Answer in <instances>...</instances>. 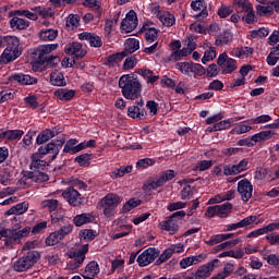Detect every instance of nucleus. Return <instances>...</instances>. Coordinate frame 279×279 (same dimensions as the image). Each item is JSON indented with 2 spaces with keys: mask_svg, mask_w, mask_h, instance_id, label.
<instances>
[{
  "mask_svg": "<svg viewBox=\"0 0 279 279\" xmlns=\"http://www.w3.org/2000/svg\"><path fill=\"white\" fill-rule=\"evenodd\" d=\"M126 173H132V166H122L120 168H114L111 171L110 177L112 178V180H118V178H123V175H125Z\"/></svg>",
  "mask_w": 279,
  "mask_h": 279,
  "instance_id": "e433bc0d",
  "label": "nucleus"
},
{
  "mask_svg": "<svg viewBox=\"0 0 279 279\" xmlns=\"http://www.w3.org/2000/svg\"><path fill=\"white\" fill-rule=\"evenodd\" d=\"M175 69L183 73V75H191V73H194V75H198V77H202V75H206V68L199 63L179 62L175 64Z\"/></svg>",
  "mask_w": 279,
  "mask_h": 279,
  "instance_id": "6e6552de",
  "label": "nucleus"
},
{
  "mask_svg": "<svg viewBox=\"0 0 279 279\" xmlns=\"http://www.w3.org/2000/svg\"><path fill=\"white\" fill-rule=\"evenodd\" d=\"M160 256V251L158 248L149 247L146 248L142 254L137 256V263L140 267H147L151 265L156 258Z\"/></svg>",
  "mask_w": 279,
  "mask_h": 279,
  "instance_id": "9d476101",
  "label": "nucleus"
},
{
  "mask_svg": "<svg viewBox=\"0 0 279 279\" xmlns=\"http://www.w3.org/2000/svg\"><path fill=\"white\" fill-rule=\"evenodd\" d=\"M157 19L163 25V27H173L175 25V15L169 11H157Z\"/></svg>",
  "mask_w": 279,
  "mask_h": 279,
  "instance_id": "6ab92c4d",
  "label": "nucleus"
},
{
  "mask_svg": "<svg viewBox=\"0 0 279 279\" xmlns=\"http://www.w3.org/2000/svg\"><path fill=\"white\" fill-rule=\"evenodd\" d=\"M119 204H121V197L114 193H109L100 199L98 206L102 208V213L107 219H112Z\"/></svg>",
  "mask_w": 279,
  "mask_h": 279,
  "instance_id": "39448f33",
  "label": "nucleus"
},
{
  "mask_svg": "<svg viewBox=\"0 0 279 279\" xmlns=\"http://www.w3.org/2000/svg\"><path fill=\"white\" fill-rule=\"evenodd\" d=\"M58 206H60L58 199L48 198L41 202V208L48 210L49 213H57Z\"/></svg>",
  "mask_w": 279,
  "mask_h": 279,
  "instance_id": "4c0bfd02",
  "label": "nucleus"
},
{
  "mask_svg": "<svg viewBox=\"0 0 279 279\" xmlns=\"http://www.w3.org/2000/svg\"><path fill=\"white\" fill-rule=\"evenodd\" d=\"M271 121V117L269 114H262L257 118H253L250 120V123L253 125H257L260 123H269Z\"/></svg>",
  "mask_w": 279,
  "mask_h": 279,
  "instance_id": "680f3d73",
  "label": "nucleus"
},
{
  "mask_svg": "<svg viewBox=\"0 0 279 279\" xmlns=\"http://www.w3.org/2000/svg\"><path fill=\"white\" fill-rule=\"evenodd\" d=\"M39 259L40 253L36 251L27 252L25 256H23L22 258L17 259L14 263L13 269L14 271H27V269L34 267V265H36V263H38Z\"/></svg>",
  "mask_w": 279,
  "mask_h": 279,
  "instance_id": "423d86ee",
  "label": "nucleus"
},
{
  "mask_svg": "<svg viewBox=\"0 0 279 279\" xmlns=\"http://www.w3.org/2000/svg\"><path fill=\"white\" fill-rule=\"evenodd\" d=\"M193 53L187 47L179 50V52H171L169 60L171 62H178V60H182V58H186Z\"/></svg>",
  "mask_w": 279,
  "mask_h": 279,
  "instance_id": "ea45409f",
  "label": "nucleus"
},
{
  "mask_svg": "<svg viewBox=\"0 0 279 279\" xmlns=\"http://www.w3.org/2000/svg\"><path fill=\"white\" fill-rule=\"evenodd\" d=\"M174 178H175V171L167 170L162 172L159 177L150 179L145 185V189L147 191H156V189H160V186H165L167 182L173 180Z\"/></svg>",
  "mask_w": 279,
  "mask_h": 279,
  "instance_id": "0eeeda50",
  "label": "nucleus"
},
{
  "mask_svg": "<svg viewBox=\"0 0 279 279\" xmlns=\"http://www.w3.org/2000/svg\"><path fill=\"white\" fill-rule=\"evenodd\" d=\"M31 10L32 12H36L37 16L39 15L43 19H51V16H53L51 9H47L45 7H33Z\"/></svg>",
  "mask_w": 279,
  "mask_h": 279,
  "instance_id": "37998d69",
  "label": "nucleus"
},
{
  "mask_svg": "<svg viewBox=\"0 0 279 279\" xmlns=\"http://www.w3.org/2000/svg\"><path fill=\"white\" fill-rule=\"evenodd\" d=\"M232 41V34L229 32H225L219 35L216 39V45H229Z\"/></svg>",
  "mask_w": 279,
  "mask_h": 279,
  "instance_id": "864d4df0",
  "label": "nucleus"
},
{
  "mask_svg": "<svg viewBox=\"0 0 279 279\" xmlns=\"http://www.w3.org/2000/svg\"><path fill=\"white\" fill-rule=\"evenodd\" d=\"M53 95L59 101H71L75 97L76 92L75 89L58 88L53 92Z\"/></svg>",
  "mask_w": 279,
  "mask_h": 279,
  "instance_id": "a878e982",
  "label": "nucleus"
},
{
  "mask_svg": "<svg viewBox=\"0 0 279 279\" xmlns=\"http://www.w3.org/2000/svg\"><path fill=\"white\" fill-rule=\"evenodd\" d=\"M9 16H25L29 21H38V14L35 11L29 10H15L9 12Z\"/></svg>",
  "mask_w": 279,
  "mask_h": 279,
  "instance_id": "f704fd0d",
  "label": "nucleus"
},
{
  "mask_svg": "<svg viewBox=\"0 0 279 279\" xmlns=\"http://www.w3.org/2000/svg\"><path fill=\"white\" fill-rule=\"evenodd\" d=\"M28 209H29V203L23 202V203H19L17 205L11 207L7 211V215H25V213H27Z\"/></svg>",
  "mask_w": 279,
  "mask_h": 279,
  "instance_id": "c9c22d12",
  "label": "nucleus"
},
{
  "mask_svg": "<svg viewBox=\"0 0 279 279\" xmlns=\"http://www.w3.org/2000/svg\"><path fill=\"white\" fill-rule=\"evenodd\" d=\"M86 254H88V244H85L81 250L71 253V260L68 263V269L70 271H75V269H78L80 265L86 260Z\"/></svg>",
  "mask_w": 279,
  "mask_h": 279,
  "instance_id": "1a4fd4ad",
  "label": "nucleus"
},
{
  "mask_svg": "<svg viewBox=\"0 0 279 279\" xmlns=\"http://www.w3.org/2000/svg\"><path fill=\"white\" fill-rule=\"evenodd\" d=\"M62 145H64V140H58L56 142H50L44 146L38 148L37 153L32 155L31 169L32 171H36V169H45L47 167V161L43 160L45 156H50V160H56L58 158V154H60V149H62Z\"/></svg>",
  "mask_w": 279,
  "mask_h": 279,
  "instance_id": "f257e3e1",
  "label": "nucleus"
},
{
  "mask_svg": "<svg viewBox=\"0 0 279 279\" xmlns=\"http://www.w3.org/2000/svg\"><path fill=\"white\" fill-rule=\"evenodd\" d=\"M219 263V259H215L213 262H209L205 265H202L201 267H198V269L196 270V276L198 279H206L210 276V274H213V271L215 270V264Z\"/></svg>",
  "mask_w": 279,
  "mask_h": 279,
  "instance_id": "4be33fe9",
  "label": "nucleus"
},
{
  "mask_svg": "<svg viewBox=\"0 0 279 279\" xmlns=\"http://www.w3.org/2000/svg\"><path fill=\"white\" fill-rule=\"evenodd\" d=\"M191 8L194 12H204V10H206V2L204 0L192 1Z\"/></svg>",
  "mask_w": 279,
  "mask_h": 279,
  "instance_id": "0e129e2a",
  "label": "nucleus"
},
{
  "mask_svg": "<svg viewBox=\"0 0 279 279\" xmlns=\"http://www.w3.org/2000/svg\"><path fill=\"white\" fill-rule=\"evenodd\" d=\"M136 206H141V199L131 198L123 205L122 211L130 213V210H133V208H136Z\"/></svg>",
  "mask_w": 279,
  "mask_h": 279,
  "instance_id": "13d9d810",
  "label": "nucleus"
},
{
  "mask_svg": "<svg viewBox=\"0 0 279 279\" xmlns=\"http://www.w3.org/2000/svg\"><path fill=\"white\" fill-rule=\"evenodd\" d=\"M65 53L74 56V58H84V56H86V50L82 48L80 43H73L65 48Z\"/></svg>",
  "mask_w": 279,
  "mask_h": 279,
  "instance_id": "7c9ffc66",
  "label": "nucleus"
},
{
  "mask_svg": "<svg viewBox=\"0 0 279 279\" xmlns=\"http://www.w3.org/2000/svg\"><path fill=\"white\" fill-rule=\"evenodd\" d=\"M32 232V228L25 227L19 229H3L0 231V241H3L7 247H14V245L21 244V241L25 239Z\"/></svg>",
  "mask_w": 279,
  "mask_h": 279,
  "instance_id": "20e7f679",
  "label": "nucleus"
},
{
  "mask_svg": "<svg viewBox=\"0 0 279 279\" xmlns=\"http://www.w3.org/2000/svg\"><path fill=\"white\" fill-rule=\"evenodd\" d=\"M62 197L65 198L70 206H81L82 205V195L77 190L73 187H68L65 191L62 192Z\"/></svg>",
  "mask_w": 279,
  "mask_h": 279,
  "instance_id": "2eb2a0df",
  "label": "nucleus"
},
{
  "mask_svg": "<svg viewBox=\"0 0 279 279\" xmlns=\"http://www.w3.org/2000/svg\"><path fill=\"white\" fill-rule=\"evenodd\" d=\"M230 54L234 58H250V56L254 54V48L247 46L236 47L231 50Z\"/></svg>",
  "mask_w": 279,
  "mask_h": 279,
  "instance_id": "2f4dec72",
  "label": "nucleus"
},
{
  "mask_svg": "<svg viewBox=\"0 0 279 279\" xmlns=\"http://www.w3.org/2000/svg\"><path fill=\"white\" fill-rule=\"evenodd\" d=\"M49 84L62 88L66 86V78L60 70H54L50 73Z\"/></svg>",
  "mask_w": 279,
  "mask_h": 279,
  "instance_id": "b1692460",
  "label": "nucleus"
},
{
  "mask_svg": "<svg viewBox=\"0 0 279 279\" xmlns=\"http://www.w3.org/2000/svg\"><path fill=\"white\" fill-rule=\"evenodd\" d=\"M218 208V215H228L232 210V204L225 203L221 205H217Z\"/></svg>",
  "mask_w": 279,
  "mask_h": 279,
  "instance_id": "774afa93",
  "label": "nucleus"
},
{
  "mask_svg": "<svg viewBox=\"0 0 279 279\" xmlns=\"http://www.w3.org/2000/svg\"><path fill=\"white\" fill-rule=\"evenodd\" d=\"M232 233H222V234H216L211 236L210 240L206 242L207 245H217L218 243H221L222 241H228V239H232Z\"/></svg>",
  "mask_w": 279,
  "mask_h": 279,
  "instance_id": "a19ab883",
  "label": "nucleus"
},
{
  "mask_svg": "<svg viewBox=\"0 0 279 279\" xmlns=\"http://www.w3.org/2000/svg\"><path fill=\"white\" fill-rule=\"evenodd\" d=\"M78 236L81 241H93L97 236V231L93 229H83L80 231Z\"/></svg>",
  "mask_w": 279,
  "mask_h": 279,
  "instance_id": "c03bdc74",
  "label": "nucleus"
},
{
  "mask_svg": "<svg viewBox=\"0 0 279 279\" xmlns=\"http://www.w3.org/2000/svg\"><path fill=\"white\" fill-rule=\"evenodd\" d=\"M82 151V143L77 144V140L71 138L69 140L63 148L64 154H80Z\"/></svg>",
  "mask_w": 279,
  "mask_h": 279,
  "instance_id": "473e14b6",
  "label": "nucleus"
},
{
  "mask_svg": "<svg viewBox=\"0 0 279 279\" xmlns=\"http://www.w3.org/2000/svg\"><path fill=\"white\" fill-rule=\"evenodd\" d=\"M206 258V254H199L195 256L184 257L180 260L181 269H189V267H193V265H197L202 263Z\"/></svg>",
  "mask_w": 279,
  "mask_h": 279,
  "instance_id": "393cba45",
  "label": "nucleus"
},
{
  "mask_svg": "<svg viewBox=\"0 0 279 279\" xmlns=\"http://www.w3.org/2000/svg\"><path fill=\"white\" fill-rule=\"evenodd\" d=\"M269 36V28H258L251 32V38H267Z\"/></svg>",
  "mask_w": 279,
  "mask_h": 279,
  "instance_id": "4d7b16f0",
  "label": "nucleus"
},
{
  "mask_svg": "<svg viewBox=\"0 0 279 279\" xmlns=\"http://www.w3.org/2000/svg\"><path fill=\"white\" fill-rule=\"evenodd\" d=\"M217 64L220 66L222 73H232L233 71H236V60L228 57L226 52L219 54Z\"/></svg>",
  "mask_w": 279,
  "mask_h": 279,
  "instance_id": "9b49d317",
  "label": "nucleus"
},
{
  "mask_svg": "<svg viewBox=\"0 0 279 279\" xmlns=\"http://www.w3.org/2000/svg\"><path fill=\"white\" fill-rule=\"evenodd\" d=\"M234 5L242 9V12H251L254 10L250 0H233Z\"/></svg>",
  "mask_w": 279,
  "mask_h": 279,
  "instance_id": "603ef678",
  "label": "nucleus"
},
{
  "mask_svg": "<svg viewBox=\"0 0 279 279\" xmlns=\"http://www.w3.org/2000/svg\"><path fill=\"white\" fill-rule=\"evenodd\" d=\"M11 20L9 22V25L11 29H17L19 32H23L32 25V23L23 17H19L16 15L10 16Z\"/></svg>",
  "mask_w": 279,
  "mask_h": 279,
  "instance_id": "aec40b11",
  "label": "nucleus"
},
{
  "mask_svg": "<svg viewBox=\"0 0 279 279\" xmlns=\"http://www.w3.org/2000/svg\"><path fill=\"white\" fill-rule=\"evenodd\" d=\"M73 232V225H65L61 227L59 230H57V233L59 234V239L65 238L68 234H71Z\"/></svg>",
  "mask_w": 279,
  "mask_h": 279,
  "instance_id": "338daca9",
  "label": "nucleus"
},
{
  "mask_svg": "<svg viewBox=\"0 0 279 279\" xmlns=\"http://www.w3.org/2000/svg\"><path fill=\"white\" fill-rule=\"evenodd\" d=\"M60 134L58 129H47L38 134L36 138L37 145H43L47 143V141H51V138H56Z\"/></svg>",
  "mask_w": 279,
  "mask_h": 279,
  "instance_id": "5701e85b",
  "label": "nucleus"
},
{
  "mask_svg": "<svg viewBox=\"0 0 279 279\" xmlns=\"http://www.w3.org/2000/svg\"><path fill=\"white\" fill-rule=\"evenodd\" d=\"M241 243L240 238L229 240L227 242H223L217 246V251L221 252V250H228V247H234V245H239Z\"/></svg>",
  "mask_w": 279,
  "mask_h": 279,
  "instance_id": "6e6d98bb",
  "label": "nucleus"
},
{
  "mask_svg": "<svg viewBox=\"0 0 279 279\" xmlns=\"http://www.w3.org/2000/svg\"><path fill=\"white\" fill-rule=\"evenodd\" d=\"M217 58V49L215 47H211L207 49L204 53V57L202 58V63L206 64L207 62H213Z\"/></svg>",
  "mask_w": 279,
  "mask_h": 279,
  "instance_id": "8fccbe9b",
  "label": "nucleus"
},
{
  "mask_svg": "<svg viewBox=\"0 0 279 279\" xmlns=\"http://www.w3.org/2000/svg\"><path fill=\"white\" fill-rule=\"evenodd\" d=\"M80 25V16L77 15H69L66 19V27H71V29H75Z\"/></svg>",
  "mask_w": 279,
  "mask_h": 279,
  "instance_id": "69168bd1",
  "label": "nucleus"
},
{
  "mask_svg": "<svg viewBox=\"0 0 279 279\" xmlns=\"http://www.w3.org/2000/svg\"><path fill=\"white\" fill-rule=\"evenodd\" d=\"M255 10L258 14V16H267V14L274 13V5L271 4H257L255 7Z\"/></svg>",
  "mask_w": 279,
  "mask_h": 279,
  "instance_id": "a18cd8bd",
  "label": "nucleus"
},
{
  "mask_svg": "<svg viewBox=\"0 0 279 279\" xmlns=\"http://www.w3.org/2000/svg\"><path fill=\"white\" fill-rule=\"evenodd\" d=\"M61 238L58 234V231H54L52 233L49 234V236L46 239V244L51 246V245H58V243H60Z\"/></svg>",
  "mask_w": 279,
  "mask_h": 279,
  "instance_id": "bf43d9fd",
  "label": "nucleus"
},
{
  "mask_svg": "<svg viewBox=\"0 0 279 279\" xmlns=\"http://www.w3.org/2000/svg\"><path fill=\"white\" fill-rule=\"evenodd\" d=\"M4 39L7 48L0 56V62L8 64L9 62H14L23 53V47H21V40L16 36H7Z\"/></svg>",
  "mask_w": 279,
  "mask_h": 279,
  "instance_id": "7ed1b4c3",
  "label": "nucleus"
},
{
  "mask_svg": "<svg viewBox=\"0 0 279 279\" xmlns=\"http://www.w3.org/2000/svg\"><path fill=\"white\" fill-rule=\"evenodd\" d=\"M93 221H95V216L93 214H80L73 218V223L76 228H82V226L93 223Z\"/></svg>",
  "mask_w": 279,
  "mask_h": 279,
  "instance_id": "cd10ccee",
  "label": "nucleus"
},
{
  "mask_svg": "<svg viewBox=\"0 0 279 279\" xmlns=\"http://www.w3.org/2000/svg\"><path fill=\"white\" fill-rule=\"evenodd\" d=\"M123 58H125V52H119V53L109 56L107 59V64H109V66H117L119 62L123 61Z\"/></svg>",
  "mask_w": 279,
  "mask_h": 279,
  "instance_id": "de8ad7c7",
  "label": "nucleus"
},
{
  "mask_svg": "<svg viewBox=\"0 0 279 279\" xmlns=\"http://www.w3.org/2000/svg\"><path fill=\"white\" fill-rule=\"evenodd\" d=\"M75 162L80 165V167H88L90 163V155L88 154H83L77 157H75Z\"/></svg>",
  "mask_w": 279,
  "mask_h": 279,
  "instance_id": "e2e57ef3",
  "label": "nucleus"
},
{
  "mask_svg": "<svg viewBox=\"0 0 279 279\" xmlns=\"http://www.w3.org/2000/svg\"><path fill=\"white\" fill-rule=\"evenodd\" d=\"M38 37L44 43H51L52 40H56L58 38V29L56 28H43L38 33Z\"/></svg>",
  "mask_w": 279,
  "mask_h": 279,
  "instance_id": "c85d7f7f",
  "label": "nucleus"
},
{
  "mask_svg": "<svg viewBox=\"0 0 279 279\" xmlns=\"http://www.w3.org/2000/svg\"><path fill=\"white\" fill-rule=\"evenodd\" d=\"M161 230H166L169 234H175L178 232V222L173 220V217H170L168 220H163L159 225Z\"/></svg>",
  "mask_w": 279,
  "mask_h": 279,
  "instance_id": "72a5a7b5",
  "label": "nucleus"
},
{
  "mask_svg": "<svg viewBox=\"0 0 279 279\" xmlns=\"http://www.w3.org/2000/svg\"><path fill=\"white\" fill-rule=\"evenodd\" d=\"M238 193L241 195L243 202H250L252 199V193H254V186L247 179L241 180L238 183Z\"/></svg>",
  "mask_w": 279,
  "mask_h": 279,
  "instance_id": "4468645a",
  "label": "nucleus"
},
{
  "mask_svg": "<svg viewBox=\"0 0 279 279\" xmlns=\"http://www.w3.org/2000/svg\"><path fill=\"white\" fill-rule=\"evenodd\" d=\"M274 136V132L271 131H262L257 134H254L251 137V141H253V143H265V141H269V138H271Z\"/></svg>",
  "mask_w": 279,
  "mask_h": 279,
  "instance_id": "58836bf2",
  "label": "nucleus"
},
{
  "mask_svg": "<svg viewBox=\"0 0 279 279\" xmlns=\"http://www.w3.org/2000/svg\"><path fill=\"white\" fill-rule=\"evenodd\" d=\"M213 167V160H202L198 161L197 165L194 167L195 171H206Z\"/></svg>",
  "mask_w": 279,
  "mask_h": 279,
  "instance_id": "052dcab7",
  "label": "nucleus"
},
{
  "mask_svg": "<svg viewBox=\"0 0 279 279\" xmlns=\"http://www.w3.org/2000/svg\"><path fill=\"white\" fill-rule=\"evenodd\" d=\"M138 25V17L136 16V12L131 10L125 19L121 23V29L124 32V34H130L131 32H134L136 29V26Z\"/></svg>",
  "mask_w": 279,
  "mask_h": 279,
  "instance_id": "f8f14e48",
  "label": "nucleus"
},
{
  "mask_svg": "<svg viewBox=\"0 0 279 279\" xmlns=\"http://www.w3.org/2000/svg\"><path fill=\"white\" fill-rule=\"evenodd\" d=\"M13 80L22 84L23 86H32L34 84H38V78L31 76L29 74H13Z\"/></svg>",
  "mask_w": 279,
  "mask_h": 279,
  "instance_id": "bb28decb",
  "label": "nucleus"
},
{
  "mask_svg": "<svg viewBox=\"0 0 279 279\" xmlns=\"http://www.w3.org/2000/svg\"><path fill=\"white\" fill-rule=\"evenodd\" d=\"M154 165H156V160L151 158L140 159L136 162L137 169H148V167H154Z\"/></svg>",
  "mask_w": 279,
  "mask_h": 279,
  "instance_id": "5fc2aeb1",
  "label": "nucleus"
},
{
  "mask_svg": "<svg viewBox=\"0 0 279 279\" xmlns=\"http://www.w3.org/2000/svg\"><path fill=\"white\" fill-rule=\"evenodd\" d=\"M247 165H250V161H247V159H242L236 165L225 166L223 175H239V173H243V171H247Z\"/></svg>",
  "mask_w": 279,
  "mask_h": 279,
  "instance_id": "dca6fc26",
  "label": "nucleus"
},
{
  "mask_svg": "<svg viewBox=\"0 0 279 279\" xmlns=\"http://www.w3.org/2000/svg\"><path fill=\"white\" fill-rule=\"evenodd\" d=\"M56 49H58V44H47L39 46L37 49L38 60H40L41 62H47V60H49L47 56L56 51Z\"/></svg>",
  "mask_w": 279,
  "mask_h": 279,
  "instance_id": "412c9836",
  "label": "nucleus"
},
{
  "mask_svg": "<svg viewBox=\"0 0 279 279\" xmlns=\"http://www.w3.org/2000/svg\"><path fill=\"white\" fill-rule=\"evenodd\" d=\"M25 131L23 130H0V141H21Z\"/></svg>",
  "mask_w": 279,
  "mask_h": 279,
  "instance_id": "a211bd4d",
  "label": "nucleus"
},
{
  "mask_svg": "<svg viewBox=\"0 0 279 279\" xmlns=\"http://www.w3.org/2000/svg\"><path fill=\"white\" fill-rule=\"evenodd\" d=\"M171 256H173V251H171V247L169 246L159 255L155 264L162 265V263H167Z\"/></svg>",
  "mask_w": 279,
  "mask_h": 279,
  "instance_id": "3c124183",
  "label": "nucleus"
},
{
  "mask_svg": "<svg viewBox=\"0 0 279 279\" xmlns=\"http://www.w3.org/2000/svg\"><path fill=\"white\" fill-rule=\"evenodd\" d=\"M78 40H85L89 43L90 47L99 48L104 45L101 37L95 33L83 32L78 34Z\"/></svg>",
  "mask_w": 279,
  "mask_h": 279,
  "instance_id": "f3484780",
  "label": "nucleus"
},
{
  "mask_svg": "<svg viewBox=\"0 0 279 279\" xmlns=\"http://www.w3.org/2000/svg\"><path fill=\"white\" fill-rule=\"evenodd\" d=\"M232 134H247V132H252V125L247 123H240L235 128L232 129Z\"/></svg>",
  "mask_w": 279,
  "mask_h": 279,
  "instance_id": "09e8293b",
  "label": "nucleus"
},
{
  "mask_svg": "<svg viewBox=\"0 0 279 279\" xmlns=\"http://www.w3.org/2000/svg\"><path fill=\"white\" fill-rule=\"evenodd\" d=\"M138 49H141V41L136 38H129L124 43V51L122 53L126 57L130 53H134V51H138Z\"/></svg>",
  "mask_w": 279,
  "mask_h": 279,
  "instance_id": "c756f323",
  "label": "nucleus"
},
{
  "mask_svg": "<svg viewBox=\"0 0 279 279\" xmlns=\"http://www.w3.org/2000/svg\"><path fill=\"white\" fill-rule=\"evenodd\" d=\"M119 88H121L122 95L125 99L134 101L141 97L143 86L138 78L134 77V74H124L119 80Z\"/></svg>",
  "mask_w": 279,
  "mask_h": 279,
  "instance_id": "f03ea898",
  "label": "nucleus"
},
{
  "mask_svg": "<svg viewBox=\"0 0 279 279\" xmlns=\"http://www.w3.org/2000/svg\"><path fill=\"white\" fill-rule=\"evenodd\" d=\"M144 34L147 43H156L158 40V29L154 27L145 28Z\"/></svg>",
  "mask_w": 279,
  "mask_h": 279,
  "instance_id": "49530a36",
  "label": "nucleus"
},
{
  "mask_svg": "<svg viewBox=\"0 0 279 279\" xmlns=\"http://www.w3.org/2000/svg\"><path fill=\"white\" fill-rule=\"evenodd\" d=\"M143 106H145L143 99L135 101V105L128 108V117H130V119H145V117H147V111H145Z\"/></svg>",
  "mask_w": 279,
  "mask_h": 279,
  "instance_id": "ddd939ff",
  "label": "nucleus"
},
{
  "mask_svg": "<svg viewBox=\"0 0 279 279\" xmlns=\"http://www.w3.org/2000/svg\"><path fill=\"white\" fill-rule=\"evenodd\" d=\"M232 271H234V265L231 263H228L225 265L223 270L218 272L211 279H226L232 274Z\"/></svg>",
  "mask_w": 279,
  "mask_h": 279,
  "instance_id": "79ce46f5",
  "label": "nucleus"
}]
</instances>
